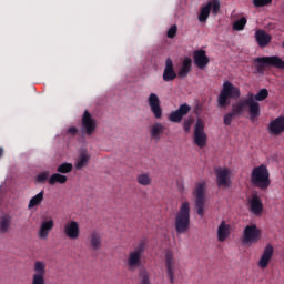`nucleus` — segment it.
Masks as SVG:
<instances>
[{
	"label": "nucleus",
	"mask_w": 284,
	"mask_h": 284,
	"mask_svg": "<svg viewBox=\"0 0 284 284\" xmlns=\"http://www.w3.org/2000/svg\"><path fill=\"white\" fill-rule=\"evenodd\" d=\"M190 230V202H183L175 215V231L185 234Z\"/></svg>",
	"instance_id": "nucleus-5"
},
{
	"label": "nucleus",
	"mask_w": 284,
	"mask_h": 284,
	"mask_svg": "<svg viewBox=\"0 0 284 284\" xmlns=\"http://www.w3.org/2000/svg\"><path fill=\"white\" fill-rule=\"evenodd\" d=\"M248 108L250 119H258L261 116V104L255 101L254 93H248L247 99L239 100L232 105V111L235 116H243Z\"/></svg>",
	"instance_id": "nucleus-1"
},
{
	"label": "nucleus",
	"mask_w": 284,
	"mask_h": 284,
	"mask_svg": "<svg viewBox=\"0 0 284 284\" xmlns=\"http://www.w3.org/2000/svg\"><path fill=\"white\" fill-rule=\"evenodd\" d=\"M136 181L139 185L148 186L151 185L152 178L150 176V173H142L138 175Z\"/></svg>",
	"instance_id": "nucleus-34"
},
{
	"label": "nucleus",
	"mask_w": 284,
	"mask_h": 284,
	"mask_svg": "<svg viewBox=\"0 0 284 284\" xmlns=\"http://www.w3.org/2000/svg\"><path fill=\"white\" fill-rule=\"evenodd\" d=\"M176 32H179V28L176 27V24H173V26L168 30L166 37H168L169 39H174V37H176Z\"/></svg>",
	"instance_id": "nucleus-41"
},
{
	"label": "nucleus",
	"mask_w": 284,
	"mask_h": 284,
	"mask_svg": "<svg viewBox=\"0 0 284 284\" xmlns=\"http://www.w3.org/2000/svg\"><path fill=\"white\" fill-rule=\"evenodd\" d=\"M261 241V230L256 224L246 225L243 231L242 243L244 245H254Z\"/></svg>",
	"instance_id": "nucleus-9"
},
{
	"label": "nucleus",
	"mask_w": 284,
	"mask_h": 284,
	"mask_svg": "<svg viewBox=\"0 0 284 284\" xmlns=\"http://www.w3.org/2000/svg\"><path fill=\"white\" fill-rule=\"evenodd\" d=\"M45 262L37 261L33 265V271L36 272L32 276L31 284H45Z\"/></svg>",
	"instance_id": "nucleus-14"
},
{
	"label": "nucleus",
	"mask_w": 284,
	"mask_h": 284,
	"mask_svg": "<svg viewBox=\"0 0 284 284\" xmlns=\"http://www.w3.org/2000/svg\"><path fill=\"white\" fill-rule=\"evenodd\" d=\"M139 284H151L150 282V273L148 272V268L141 267L139 270Z\"/></svg>",
	"instance_id": "nucleus-33"
},
{
	"label": "nucleus",
	"mask_w": 284,
	"mask_h": 284,
	"mask_svg": "<svg viewBox=\"0 0 284 284\" xmlns=\"http://www.w3.org/2000/svg\"><path fill=\"white\" fill-rule=\"evenodd\" d=\"M88 163H90V154H88V152H82L80 153L78 161L75 163V169L77 170H83V168H85V165H88Z\"/></svg>",
	"instance_id": "nucleus-31"
},
{
	"label": "nucleus",
	"mask_w": 284,
	"mask_h": 284,
	"mask_svg": "<svg viewBox=\"0 0 284 284\" xmlns=\"http://www.w3.org/2000/svg\"><path fill=\"white\" fill-rule=\"evenodd\" d=\"M193 60L200 70L207 68V64L210 63V58L207 57L205 50H195L193 52Z\"/></svg>",
	"instance_id": "nucleus-19"
},
{
	"label": "nucleus",
	"mask_w": 284,
	"mask_h": 284,
	"mask_svg": "<svg viewBox=\"0 0 284 284\" xmlns=\"http://www.w3.org/2000/svg\"><path fill=\"white\" fill-rule=\"evenodd\" d=\"M192 110V106L187 103H183L179 106L178 110L172 111L169 114V121L171 123H181L183 121V116H186V114H190V111Z\"/></svg>",
	"instance_id": "nucleus-15"
},
{
	"label": "nucleus",
	"mask_w": 284,
	"mask_h": 284,
	"mask_svg": "<svg viewBox=\"0 0 284 284\" xmlns=\"http://www.w3.org/2000/svg\"><path fill=\"white\" fill-rule=\"evenodd\" d=\"M231 226L230 224L225 223V221H222L217 227V241L220 243H225L227 239H230V232Z\"/></svg>",
	"instance_id": "nucleus-26"
},
{
	"label": "nucleus",
	"mask_w": 284,
	"mask_h": 284,
	"mask_svg": "<svg viewBox=\"0 0 284 284\" xmlns=\"http://www.w3.org/2000/svg\"><path fill=\"white\" fill-rule=\"evenodd\" d=\"M77 132H79V130H77V126H71L67 131V133L71 134V136H77Z\"/></svg>",
	"instance_id": "nucleus-43"
},
{
	"label": "nucleus",
	"mask_w": 284,
	"mask_h": 284,
	"mask_svg": "<svg viewBox=\"0 0 284 284\" xmlns=\"http://www.w3.org/2000/svg\"><path fill=\"white\" fill-rule=\"evenodd\" d=\"M74 169V166L72 165V163L70 162H64L62 164H60L58 168H57V172L60 173V174H70V172H72V170Z\"/></svg>",
	"instance_id": "nucleus-35"
},
{
	"label": "nucleus",
	"mask_w": 284,
	"mask_h": 284,
	"mask_svg": "<svg viewBox=\"0 0 284 284\" xmlns=\"http://www.w3.org/2000/svg\"><path fill=\"white\" fill-rule=\"evenodd\" d=\"M282 45H283V48H284V42H283V44H282Z\"/></svg>",
	"instance_id": "nucleus-45"
},
{
	"label": "nucleus",
	"mask_w": 284,
	"mask_h": 284,
	"mask_svg": "<svg viewBox=\"0 0 284 284\" xmlns=\"http://www.w3.org/2000/svg\"><path fill=\"white\" fill-rule=\"evenodd\" d=\"M176 77L178 74H176V71H174V62L172 61L171 58H168L165 61L162 79L168 83L170 81H174Z\"/></svg>",
	"instance_id": "nucleus-20"
},
{
	"label": "nucleus",
	"mask_w": 284,
	"mask_h": 284,
	"mask_svg": "<svg viewBox=\"0 0 284 284\" xmlns=\"http://www.w3.org/2000/svg\"><path fill=\"white\" fill-rule=\"evenodd\" d=\"M44 194L45 193L43 191H41L40 193H38L33 197H31V200L29 201V204H28V210H33V207H37V205H39L40 203H43Z\"/></svg>",
	"instance_id": "nucleus-32"
},
{
	"label": "nucleus",
	"mask_w": 284,
	"mask_h": 284,
	"mask_svg": "<svg viewBox=\"0 0 284 284\" xmlns=\"http://www.w3.org/2000/svg\"><path fill=\"white\" fill-rule=\"evenodd\" d=\"M221 11V1L212 0L207 4L201 8L200 14L197 17L200 23H205L207 19H210V12H212L213 17H216Z\"/></svg>",
	"instance_id": "nucleus-10"
},
{
	"label": "nucleus",
	"mask_w": 284,
	"mask_h": 284,
	"mask_svg": "<svg viewBox=\"0 0 284 284\" xmlns=\"http://www.w3.org/2000/svg\"><path fill=\"white\" fill-rule=\"evenodd\" d=\"M270 97V91L267 89H261L253 98L255 101H265Z\"/></svg>",
	"instance_id": "nucleus-37"
},
{
	"label": "nucleus",
	"mask_w": 284,
	"mask_h": 284,
	"mask_svg": "<svg viewBox=\"0 0 284 284\" xmlns=\"http://www.w3.org/2000/svg\"><path fill=\"white\" fill-rule=\"evenodd\" d=\"M272 0H253V6L255 8H265V6H271Z\"/></svg>",
	"instance_id": "nucleus-40"
},
{
	"label": "nucleus",
	"mask_w": 284,
	"mask_h": 284,
	"mask_svg": "<svg viewBox=\"0 0 284 284\" xmlns=\"http://www.w3.org/2000/svg\"><path fill=\"white\" fill-rule=\"evenodd\" d=\"M145 250H148V242L145 240L133 245V250L129 252V256L126 258V266L130 272H134V270H139V267L143 265V255L145 254Z\"/></svg>",
	"instance_id": "nucleus-3"
},
{
	"label": "nucleus",
	"mask_w": 284,
	"mask_h": 284,
	"mask_svg": "<svg viewBox=\"0 0 284 284\" xmlns=\"http://www.w3.org/2000/svg\"><path fill=\"white\" fill-rule=\"evenodd\" d=\"M272 256H274V246H272V244H267L258 261V267H261V270H265L270 265Z\"/></svg>",
	"instance_id": "nucleus-21"
},
{
	"label": "nucleus",
	"mask_w": 284,
	"mask_h": 284,
	"mask_svg": "<svg viewBox=\"0 0 284 284\" xmlns=\"http://www.w3.org/2000/svg\"><path fill=\"white\" fill-rule=\"evenodd\" d=\"M102 243H103V239L101 237V233L99 231H93L89 235V245L91 250H93L94 252L99 251Z\"/></svg>",
	"instance_id": "nucleus-28"
},
{
	"label": "nucleus",
	"mask_w": 284,
	"mask_h": 284,
	"mask_svg": "<svg viewBox=\"0 0 284 284\" xmlns=\"http://www.w3.org/2000/svg\"><path fill=\"white\" fill-rule=\"evenodd\" d=\"M255 41L260 48H267L272 43V36L264 30L255 31Z\"/></svg>",
	"instance_id": "nucleus-24"
},
{
	"label": "nucleus",
	"mask_w": 284,
	"mask_h": 284,
	"mask_svg": "<svg viewBox=\"0 0 284 284\" xmlns=\"http://www.w3.org/2000/svg\"><path fill=\"white\" fill-rule=\"evenodd\" d=\"M216 185L217 187H231L232 186V170L229 168L215 169Z\"/></svg>",
	"instance_id": "nucleus-12"
},
{
	"label": "nucleus",
	"mask_w": 284,
	"mask_h": 284,
	"mask_svg": "<svg viewBox=\"0 0 284 284\" xmlns=\"http://www.w3.org/2000/svg\"><path fill=\"white\" fill-rule=\"evenodd\" d=\"M97 131V120L92 118L89 111H84L82 116V126L81 133L87 134L88 136H92Z\"/></svg>",
	"instance_id": "nucleus-13"
},
{
	"label": "nucleus",
	"mask_w": 284,
	"mask_h": 284,
	"mask_svg": "<svg viewBox=\"0 0 284 284\" xmlns=\"http://www.w3.org/2000/svg\"><path fill=\"white\" fill-rule=\"evenodd\" d=\"M192 123H194V121L192 119H187L184 121L183 130H184V132H186V134L190 132V130L192 128Z\"/></svg>",
	"instance_id": "nucleus-42"
},
{
	"label": "nucleus",
	"mask_w": 284,
	"mask_h": 284,
	"mask_svg": "<svg viewBox=\"0 0 284 284\" xmlns=\"http://www.w3.org/2000/svg\"><path fill=\"white\" fill-rule=\"evenodd\" d=\"M50 179V171H44L42 173H39L36 178L37 183H45Z\"/></svg>",
	"instance_id": "nucleus-38"
},
{
	"label": "nucleus",
	"mask_w": 284,
	"mask_h": 284,
	"mask_svg": "<svg viewBox=\"0 0 284 284\" xmlns=\"http://www.w3.org/2000/svg\"><path fill=\"white\" fill-rule=\"evenodd\" d=\"M149 106L151 108V112L153 116L156 119H163V108H161V100L156 93H151L148 98Z\"/></svg>",
	"instance_id": "nucleus-16"
},
{
	"label": "nucleus",
	"mask_w": 284,
	"mask_h": 284,
	"mask_svg": "<svg viewBox=\"0 0 284 284\" xmlns=\"http://www.w3.org/2000/svg\"><path fill=\"white\" fill-rule=\"evenodd\" d=\"M245 26H247V18L242 17L233 23V30L241 32V30H245Z\"/></svg>",
	"instance_id": "nucleus-36"
},
{
	"label": "nucleus",
	"mask_w": 284,
	"mask_h": 284,
	"mask_svg": "<svg viewBox=\"0 0 284 284\" xmlns=\"http://www.w3.org/2000/svg\"><path fill=\"white\" fill-rule=\"evenodd\" d=\"M268 132L273 136H278L284 132V116H278L275 120L271 121L268 124Z\"/></svg>",
	"instance_id": "nucleus-22"
},
{
	"label": "nucleus",
	"mask_w": 284,
	"mask_h": 284,
	"mask_svg": "<svg viewBox=\"0 0 284 284\" xmlns=\"http://www.w3.org/2000/svg\"><path fill=\"white\" fill-rule=\"evenodd\" d=\"M164 263L166 267V276L170 283L174 284L176 276L181 274V268L179 267V264L176 263V260L174 258V253L172 251H166L164 256Z\"/></svg>",
	"instance_id": "nucleus-8"
},
{
	"label": "nucleus",
	"mask_w": 284,
	"mask_h": 284,
	"mask_svg": "<svg viewBox=\"0 0 284 284\" xmlns=\"http://www.w3.org/2000/svg\"><path fill=\"white\" fill-rule=\"evenodd\" d=\"M193 141L195 145H197V148H205V145H207V134L205 133V124L201 119L196 120L193 133Z\"/></svg>",
	"instance_id": "nucleus-11"
},
{
	"label": "nucleus",
	"mask_w": 284,
	"mask_h": 284,
	"mask_svg": "<svg viewBox=\"0 0 284 284\" xmlns=\"http://www.w3.org/2000/svg\"><path fill=\"white\" fill-rule=\"evenodd\" d=\"M12 227V215L3 213L0 215V234H8Z\"/></svg>",
	"instance_id": "nucleus-27"
},
{
	"label": "nucleus",
	"mask_w": 284,
	"mask_h": 284,
	"mask_svg": "<svg viewBox=\"0 0 284 284\" xmlns=\"http://www.w3.org/2000/svg\"><path fill=\"white\" fill-rule=\"evenodd\" d=\"M49 185H57L59 183L60 185H65L68 183V175H63L62 173H53L49 180Z\"/></svg>",
	"instance_id": "nucleus-30"
},
{
	"label": "nucleus",
	"mask_w": 284,
	"mask_h": 284,
	"mask_svg": "<svg viewBox=\"0 0 284 284\" xmlns=\"http://www.w3.org/2000/svg\"><path fill=\"white\" fill-rule=\"evenodd\" d=\"M247 203L251 214H254V216H261L263 214V201H261L258 194L253 193L247 200Z\"/></svg>",
	"instance_id": "nucleus-18"
},
{
	"label": "nucleus",
	"mask_w": 284,
	"mask_h": 284,
	"mask_svg": "<svg viewBox=\"0 0 284 284\" xmlns=\"http://www.w3.org/2000/svg\"><path fill=\"white\" fill-rule=\"evenodd\" d=\"M207 191V183L205 181L197 182L193 190V196L195 201V207L197 210V215L203 219L205 215V192Z\"/></svg>",
	"instance_id": "nucleus-7"
},
{
	"label": "nucleus",
	"mask_w": 284,
	"mask_h": 284,
	"mask_svg": "<svg viewBox=\"0 0 284 284\" xmlns=\"http://www.w3.org/2000/svg\"><path fill=\"white\" fill-rule=\"evenodd\" d=\"M149 132L153 141H161V136H163V133L165 132V125L161 122H155L150 126Z\"/></svg>",
	"instance_id": "nucleus-25"
},
{
	"label": "nucleus",
	"mask_w": 284,
	"mask_h": 284,
	"mask_svg": "<svg viewBox=\"0 0 284 284\" xmlns=\"http://www.w3.org/2000/svg\"><path fill=\"white\" fill-rule=\"evenodd\" d=\"M234 101L241 99V89L229 80L224 81L217 95V108L225 110Z\"/></svg>",
	"instance_id": "nucleus-2"
},
{
	"label": "nucleus",
	"mask_w": 284,
	"mask_h": 284,
	"mask_svg": "<svg viewBox=\"0 0 284 284\" xmlns=\"http://www.w3.org/2000/svg\"><path fill=\"white\" fill-rule=\"evenodd\" d=\"M51 230H54V220H52V217H50L49 220L42 221L40 229L38 231L39 239L45 241V239H48V236H50Z\"/></svg>",
	"instance_id": "nucleus-23"
},
{
	"label": "nucleus",
	"mask_w": 284,
	"mask_h": 284,
	"mask_svg": "<svg viewBox=\"0 0 284 284\" xmlns=\"http://www.w3.org/2000/svg\"><path fill=\"white\" fill-rule=\"evenodd\" d=\"M254 65L258 74H263L265 72V68H277V70H284V61L277 55L255 58Z\"/></svg>",
	"instance_id": "nucleus-6"
},
{
	"label": "nucleus",
	"mask_w": 284,
	"mask_h": 284,
	"mask_svg": "<svg viewBox=\"0 0 284 284\" xmlns=\"http://www.w3.org/2000/svg\"><path fill=\"white\" fill-rule=\"evenodd\" d=\"M3 156V148L0 146V159Z\"/></svg>",
	"instance_id": "nucleus-44"
},
{
	"label": "nucleus",
	"mask_w": 284,
	"mask_h": 284,
	"mask_svg": "<svg viewBox=\"0 0 284 284\" xmlns=\"http://www.w3.org/2000/svg\"><path fill=\"white\" fill-rule=\"evenodd\" d=\"M235 113H233V111L226 113L223 118V123L224 125H232V121H234L235 118Z\"/></svg>",
	"instance_id": "nucleus-39"
},
{
	"label": "nucleus",
	"mask_w": 284,
	"mask_h": 284,
	"mask_svg": "<svg viewBox=\"0 0 284 284\" xmlns=\"http://www.w3.org/2000/svg\"><path fill=\"white\" fill-rule=\"evenodd\" d=\"M251 183L254 187L258 190L265 191L270 185H272V181L270 180V170L265 164L260 166H255L251 173Z\"/></svg>",
	"instance_id": "nucleus-4"
},
{
	"label": "nucleus",
	"mask_w": 284,
	"mask_h": 284,
	"mask_svg": "<svg viewBox=\"0 0 284 284\" xmlns=\"http://www.w3.org/2000/svg\"><path fill=\"white\" fill-rule=\"evenodd\" d=\"M192 72V59L191 58H185L182 62V67L178 72V77L180 79H185Z\"/></svg>",
	"instance_id": "nucleus-29"
},
{
	"label": "nucleus",
	"mask_w": 284,
	"mask_h": 284,
	"mask_svg": "<svg viewBox=\"0 0 284 284\" xmlns=\"http://www.w3.org/2000/svg\"><path fill=\"white\" fill-rule=\"evenodd\" d=\"M63 233L71 241H77L81 236V229L79 227V222L70 221L64 224Z\"/></svg>",
	"instance_id": "nucleus-17"
}]
</instances>
